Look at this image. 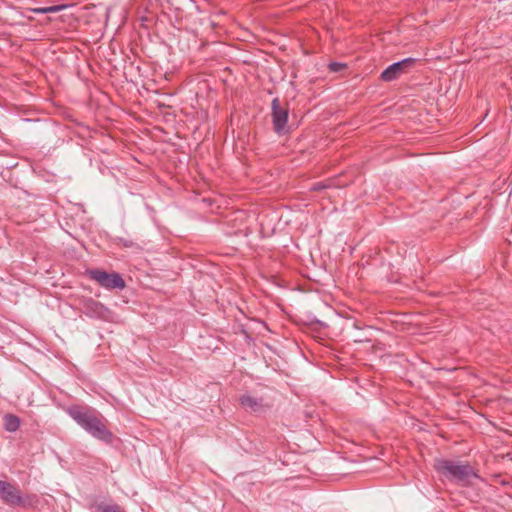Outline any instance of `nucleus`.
I'll list each match as a JSON object with an SVG mask.
<instances>
[{"label":"nucleus","mask_w":512,"mask_h":512,"mask_svg":"<svg viewBox=\"0 0 512 512\" xmlns=\"http://www.w3.org/2000/svg\"><path fill=\"white\" fill-rule=\"evenodd\" d=\"M20 427V419L14 414H7L4 417V428L8 432H15Z\"/></svg>","instance_id":"10"},{"label":"nucleus","mask_w":512,"mask_h":512,"mask_svg":"<svg viewBox=\"0 0 512 512\" xmlns=\"http://www.w3.org/2000/svg\"><path fill=\"white\" fill-rule=\"evenodd\" d=\"M89 510L91 512H126L123 507L117 503H106L93 501L89 504Z\"/></svg>","instance_id":"9"},{"label":"nucleus","mask_w":512,"mask_h":512,"mask_svg":"<svg viewBox=\"0 0 512 512\" xmlns=\"http://www.w3.org/2000/svg\"><path fill=\"white\" fill-rule=\"evenodd\" d=\"M115 242H116L117 245L123 246L125 248L141 249V246L136 241H134V240H132L130 238L117 237L115 239Z\"/></svg>","instance_id":"11"},{"label":"nucleus","mask_w":512,"mask_h":512,"mask_svg":"<svg viewBox=\"0 0 512 512\" xmlns=\"http://www.w3.org/2000/svg\"><path fill=\"white\" fill-rule=\"evenodd\" d=\"M0 499L10 507L30 509L36 507L39 498L36 494L22 495L21 490L14 483L0 480Z\"/></svg>","instance_id":"3"},{"label":"nucleus","mask_w":512,"mask_h":512,"mask_svg":"<svg viewBox=\"0 0 512 512\" xmlns=\"http://www.w3.org/2000/svg\"><path fill=\"white\" fill-rule=\"evenodd\" d=\"M87 275L102 288L123 290L126 283L123 277L117 272H107L102 269L87 270Z\"/></svg>","instance_id":"4"},{"label":"nucleus","mask_w":512,"mask_h":512,"mask_svg":"<svg viewBox=\"0 0 512 512\" xmlns=\"http://www.w3.org/2000/svg\"><path fill=\"white\" fill-rule=\"evenodd\" d=\"M67 414L95 439L112 444L114 434L108 428L107 419L95 408L88 405L73 404L66 409Z\"/></svg>","instance_id":"1"},{"label":"nucleus","mask_w":512,"mask_h":512,"mask_svg":"<svg viewBox=\"0 0 512 512\" xmlns=\"http://www.w3.org/2000/svg\"><path fill=\"white\" fill-rule=\"evenodd\" d=\"M239 403L246 411L255 414H261L271 408V404L265 401L263 397H256L249 393H244L239 397Z\"/></svg>","instance_id":"7"},{"label":"nucleus","mask_w":512,"mask_h":512,"mask_svg":"<svg viewBox=\"0 0 512 512\" xmlns=\"http://www.w3.org/2000/svg\"><path fill=\"white\" fill-rule=\"evenodd\" d=\"M288 115V107L281 105L278 97L274 98L271 102V117L273 129L278 135H282L288 132Z\"/></svg>","instance_id":"5"},{"label":"nucleus","mask_w":512,"mask_h":512,"mask_svg":"<svg viewBox=\"0 0 512 512\" xmlns=\"http://www.w3.org/2000/svg\"><path fill=\"white\" fill-rule=\"evenodd\" d=\"M416 63L412 57L405 58L388 66L380 75V79L385 82H391L397 79L401 74L406 73Z\"/></svg>","instance_id":"6"},{"label":"nucleus","mask_w":512,"mask_h":512,"mask_svg":"<svg viewBox=\"0 0 512 512\" xmlns=\"http://www.w3.org/2000/svg\"><path fill=\"white\" fill-rule=\"evenodd\" d=\"M346 67L345 64L343 63H340V62H331L329 64V69L330 71L332 72H340L341 70H343L344 68Z\"/></svg>","instance_id":"13"},{"label":"nucleus","mask_w":512,"mask_h":512,"mask_svg":"<svg viewBox=\"0 0 512 512\" xmlns=\"http://www.w3.org/2000/svg\"><path fill=\"white\" fill-rule=\"evenodd\" d=\"M68 4H59V5H53V6H47L45 7L46 14L48 13H57L60 11H63L64 9L68 8Z\"/></svg>","instance_id":"12"},{"label":"nucleus","mask_w":512,"mask_h":512,"mask_svg":"<svg viewBox=\"0 0 512 512\" xmlns=\"http://www.w3.org/2000/svg\"><path fill=\"white\" fill-rule=\"evenodd\" d=\"M31 11L36 14H46L45 7L31 8Z\"/></svg>","instance_id":"15"},{"label":"nucleus","mask_w":512,"mask_h":512,"mask_svg":"<svg viewBox=\"0 0 512 512\" xmlns=\"http://www.w3.org/2000/svg\"><path fill=\"white\" fill-rule=\"evenodd\" d=\"M107 308L100 302L90 298L83 304V312L90 318H104L107 313Z\"/></svg>","instance_id":"8"},{"label":"nucleus","mask_w":512,"mask_h":512,"mask_svg":"<svg viewBox=\"0 0 512 512\" xmlns=\"http://www.w3.org/2000/svg\"><path fill=\"white\" fill-rule=\"evenodd\" d=\"M329 187H330V185L326 184L325 182H317L312 185L311 190L312 191H321V190H324Z\"/></svg>","instance_id":"14"},{"label":"nucleus","mask_w":512,"mask_h":512,"mask_svg":"<svg viewBox=\"0 0 512 512\" xmlns=\"http://www.w3.org/2000/svg\"><path fill=\"white\" fill-rule=\"evenodd\" d=\"M434 468L447 480L464 487L471 485L472 479L480 478L476 470L467 462L436 459Z\"/></svg>","instance_id":"2"}]
</instances>
